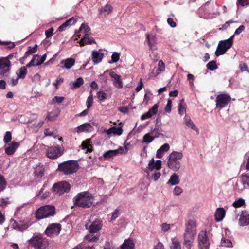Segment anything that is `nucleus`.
I'll return each mask as SVG.
<instances>
[{"mask_svg":"<svg viewBox=\"0 0 249 249\" xmlns=\"http://www.w3.org/2000/svg\"><path fill=\"white\" fill-rule=\"evenodd\" d=\"M194 241L184 240V245L188 249H191Z\"/></svg>","mask_w":249,"mask_h":249,"instance_id":"e2e57ef3","label":"nucleus"},{"mask_svg":"<svg viewBox=\"0 0 249 249\" xmlns=\"http://www.w3.org/2000/svg\"><path fill=\"white\" fill-rule=\"evenodd\" d=\"M6 182L4 177L0 175V192L6 187Z\"/></svg>","mask_w":249,"mask_h":249,"instance_id":"de8ad7c7","label":"nucleus"},{"mask_svg":"<svg viewBox=\"0 0 249 249\" xmlns=\"http://www.w3.org/2000/svg\"><path fill=\"white\" fill-rule=\"evenodd\" d=\"M97 97L100 102H104L107 98V94L103 91H99L97 93Z\"/></svg>","mask_w":249,"mask_h":249,"instance_id":"a18cd8bd","label":"nucleus"},{"mask_svg":"<svg viewBox=\"0 0 249 249\" xmlns=\"http://www.w3.org/2000/svg\"><path fill=\"white\" fill-rule=\"evenodd\" d=\"M239 224L244 226L249 224V213L246 211H242L239 219Z\"/></svg>","mask_w":249,"mask_h":249,"instance_id":"2eb2a0df","label":"nucleus"},{"mask_svg":"<svg viewBox=\"0 0 249 249\" xmlns=\"http://www.w3.org/2000/svg\"><path fill=\"white\" fill-rule=\"evenodd\" d=\"M29 242L31 246L36 249H45L48 245L47 239L39 233H35Z\"/></svg>","mask_w":249,"mask_h":249,"instance_id":"20e7f679","label":"nucleus"},{"mask_svg":"<svg viewBox=\"0 0 249 249\" xmlns=\"http://www.w3.org/2000/svg\"><path fill=\"white\" fill-rule=\"evenodd\" d=\"M109 75L111 78H113V83L115 87L118 89L123 88V82L121 80L120 75H118L114 72H110Z\"/></svg>","mask_w":249,"mask_h":249,"instance_id":"dca6fc26","label":"nucleus"},{"mask_svg":"<svg viewBox=\"0 0 249 249\" xmlns=\"http://www.w3.org/2000/svg\"><path fill=\"white\" fill-rule=\"evenodd\" d=\"M116 156V152H115L114 150H110L105 152L103 157L105 159L108 160L110 158H112Z\"/></svg>","mask_w":249,"mask_h":249,"instance_id":"72a5a7b5","label":"nucleus"},{"mask_svg":"<svg viewBox=\"0 0 249 249\" xmlns=\"http://www.w3.org/2000/svg\"><path fill=\"white\" fill-rule=\"evenodd\" d=\"M170 249H181L180 243L177 238L171 239V243L170 246Z\"/></svg>","mask_w":249,"mask_h":249,"instance_id":"7c9ffc66","label":"nucleus"},{"mask_svg":"<svg viewBox=\"0 0 249 249\" xmlns=\"http://www.w3.org/2000/svg\"><path fill=\"white\" fill-rule=\"evenodd\" d=\"M92 127L89 123H84L75 128L77 133L84 132H90L92 130Z\"/></svg>","mask_w":249,"mask_h":249,"instance_id":"6ab92c4d","label":"nucleus"},{"mask_svg":"<svg viewBox=\"0 0 249 249\" xmlns=\"http://www.w3.org/2000/svg\"><path fill=\"white\" fill-rule=\"evenodd\" d=\"M63 152V148L57 145L54 147H49L46 151V156L49 158L55 159L61 156Z\"/></svg>","mask_w":249,"mask_h":249,"instance_id":"1a4fd4ad","label":"nucleus"},{"mask_svg":"<svg viewBox=\"0 0 249 249\" xmlns=\"http://www.w3.org/2000/svg\"><path fill=\"white\" fill-rule=\"evenodd\" d=\"M183 190L182 188L179 186H176L173 190V194L175 195L178 196L182 192Z\"/></svg>","mask_w":249,"mask_h":249,"instance_id":"680f3d73","label":"nucleus"},{"mask_svg":"<svg viewBox=\"0 0 249 249\" xmlns=\"http://www.w3.org/2000/svg\"><path fill=\"white\" fill-rule=\"evenodd\" d=\"M195 235V234L193 233L184 232L183 236L184 240L194 241Z\"/></svg>","mask_w":249,"mask_h":249,"instance_id":"3c124183","label":"nucleus"},{"mask_svg":"<svg viewBox=\"0 0 249 249\" xmlns=\"http://www.w3.org/2000/svg\"><path fill=\"white\" fill-rule=\"evenodd\" d=\"M206 66L207 69L210 71H213L217 68L216 62L213 60L209 62Z\"/></svg>","mask_w":249,"mask_h":249,"instance_id":"37998d69","label":"nucleus"},{"mask_svg":"<svg viewBox=\"0 0 249 249\" xmlns=\"http://www.w3.org/2000/svg\"><path fill=\"white\" fill-rule=\"evenodd\" d=\"M113 129H114L113 131V135H114L120 136L123 133V129L121 127H113Z\"/></svg>","mask_w":249,"mask_h":249,"instance_id":"6e6d98bb","label":"nucleus"},{"mask_svg":"<svg viewBox=\"0 0 249 249\" xmlns=\"http://www.w3.org/2000/svg\"><path fill=\"white\" fill-rule=\"evenodd\" d=\"M37 45L35 44L34 47H29L28 51L26 52V53H33L36 52L37 51Z\"/></svg>","mask_w":249,"mask_h":249,"instance_id":"0e129e2a","label":"nucleus"},{"mask_svg":"<svg viewBox=\"0 0 249 249\" xmlns=\"http://www.w3.org/2000/svg\"><path fill=\"white\" fill-rule=\"evenodd\" d=\"M73 249H95V248L93 246H85L82 244H79L75 247Z\"/></svg>","mask_w":249,"mask_h":249,"instance_id":"4d7b16f0","label":"nucleus"},{"mask_svg":"<svg viewBox=\"0 0 249 249\" xmlns=\"http://www.w3.org/2000/svg\"><path fill=\"white\" fill-rule=\"evenodd\" d=\"M75 64V60L72 58H67L65 60H62L60 62V64L63 65L61 67L69 69L71 68Z\"/></svg>","mask_w":249,"mask_h":249,"instance_id":"4be33fe9","label":"nucleus"},{"mask_svg":"<svg viewBox=\"0 0 249 249\" xmlns=\"http://www.w3.org/2000/svg\"><path fill=\"white\" fill-rule=\"evenodd\" d=\"M221 245L226 247H231L232 246L231 242L229 240L223 238L221 239Z\"/></svg>","mask_w":249,"mask_h":249,"instance_id":"09e8293b","label":"nucleus"},{"mask_svg":"<svg viewBox=\"0 0 249 249\" xmlns=\"http://www.w3.org/2000/svg\"><path fill=\"white\" fill-rule=\"evenodd\" d=\"M12 140V135L10 132L7 131L5 134V136L4 137V142L5 143H8L9 142H10Z\"/></svg>","mask_w":249,"mask_h":249,"instance_id":"603ef678","label":"nucleus"},{"mask_svg":"<svg viewBox=\"0 0 249 249\" xmlns=\"http://www.w3.org/2000/svg\"><path fill=\"white\" fill-rule=\"evenodd\" d=\"M158 70L159 73L165 70V65L162 60H160L158 63Z\"/></svg>","mask_w":249,"mask_h":249,"instance_id":"13d9d810","label":"nucleus"},{"mask_svg":"<svg viewBox=\"0 0 249 249\" xmlns=\"http://www.w3.org/2000/svg\"><path fill=\"white\" fill-rule=\"evenodd\" d=\"M172 100L168 99L166 106L165 108V111L167 113H170L171 111Z\"/></svg>","mask_w":249,"mask_h":249,"instance_id":"052dcab7","label":"nucleus"},{"mask_svg":"<svg viewBox=\"0 0 249 249\" xmlns=\"http://www.w3.org/2000/svg\"><path fill=\"white\" fill-rule=\"evenodd\" d=\"M248 4H249V0H237V5L245 6Z\"/></svg>","mask_w":249,"mask_h":249,"instance_id":"69168bd1","label":"nucleus"},{"mask_svg":"<svg viewBox=\"0 0 249 249\" xmlns=\"http://www.w3.org/2000/svg\"><path fill=\"white\" fill-rule=\"evenodd\" d=\"M179 183V176L176 173L171 175L167 184L171 185H176Z\"/></svg>","mask_w":249,"mask_h":249,"instance_id":"cd10ccee","label":"nucleus"},{"mask_svg":"<svg viewBox=\"0 0 249 249\" xmlns=\"http://www.w3.org/2000/svg\"><path fill=\"white\" fill-rule=\"evenodd\" d=\"M59 114L58 111H54L49 113L47 117V119L49 121H52L57 118Z\"/></svg>","mask_w":249,"mask_h":249,"instance_id":"e433bc0d","label":"nucleus"},{"mask_svg":"<svg viewBox=\"0 0 249 249\" xmlns=\"http://www.w3.org/2000/svg\"><path fill=\"white\" fill-rule=\"evenodd\" d=\"M120 58V53L116 52H114L111 55V61H109V63L111 64L112 63H116L119 60Z\"/></svg>","mask_w":249,"mask_h":249,"instance_id":"79ce46f5","label":"nucleus"},{"mask_svg":"<svg viewBox=\"0 0 249 249\" xmlns=\"http://www.w3.org/2000/svg\"><path fill=\"white\" fill-rule=\"evenodd\" d=\"M128 150V149L127 148H124L123 147H119L118 149L116 150H114L115 152H116V155L118 154H126Z\"/></svg>","mask_w":249,"mask_h":249,"instance_id":"864d4df0","label":"nucleus"},{"mask_svg":"<svg viewBox=\"0 0 249 249\" xmlns=\"http://www.w3.org/2000/svg\"><path fill=\"white\" fill-rule=\"evenodd\" d=\"M55 213V208L53 206L46 205L39 208L36 213L37 219H41L53 216Z\"/></svg>","mask_w":249,"mask_h":249,"instance_id":"423d86ee","label":"nucleus"},{"mask_svg":"<svg viewBox=\"0 0 249 249\" xmlns=\"http://www.w3.org/2000/svg\"><path fill=\"white\" fill-rule=\"evenodd\" d=\"M245 26L243 25H240L235 31L234 35H238L241 33L245 30Z\"/></svg>","mask_w":249,"mask_h":249,"instance_id":"338daca9","label":"nucleus"},{"mask_svg":"<svg viewBox=\"0 0 249 249\" xmlns=\"http://www.w3.org/2000/svg\"><path fill=\"white\" fill-rule=\"evenodd\" d=\"M198 243L199 249H209L210 242L206 231H201L198 235Z\"/></svg>","mask_w":249,"mask_h":249,"instance_id":"0eeeda50","label":"nucleus"},{"mask_svg":"<svg viewBox=\"0 0 249 249\" xmlns=\"http://www.w3.org/2000/svg\"><path fill=\"white\" fill-rule=\"evenodd\" d=\"M93 104V96L92 95H89L86 101V105L88 109L90 108Z\"/></svg>","mask_w":249,"mask_h":249,"instance_id":"5fc2aeb1","label":"nucleus"},{"mask_svg":"<svg viewBox=\"0 0 249 249\" xmlns=\"http://www.w3.org/2000/svg\"><path fill=\"white\" fill-rule=\"evenodd\" d=\"M81 147L83 149H86V153L91 152L92 151V146L90 144V140L87 139L83 141L81 144Z\"/></svg>","mask_w":249,"mask_h":249,"instance_id":"473e14b6","label":"nucleus"},{"mask_svg":"<svg viewBox=\"0 0 249 249\" xmlns=\"http://www.w3.org/2000/svg\"><path fill=\"white\" fill-rule=\"evenodd\" d=\"M182 152L173 151L167 158V166L174 171H178L181 168L180 160L183 158Z\"/></svg>","mask_w":249,"mask_h":249,"instance_id":"f03ea898","label":"nucleus"},{"mask_svg":"<svg viewBox=\"0 0 249 249\" xmlns=\"http://www.w3.org/2000/svg\"><path fill=\"white\" fill-rule=\"evenodd\" d=\"M79 31H83L84 35L89 36L91 34L90 28L86 24L82 23L79 28Z\"/></svg>","mask_w":249,"mask_h":249,"instance_id":"f704fd0d","label":"nucleus"},{"mask_svg":"<svg viewBox=\"0 0 249 249\" xmlns=\"http://www.w3.org/2000/svg\"><path fill=\"white\" fill-rule=\"evenodd\" d=\"M85 226L90 233H97L102 227V221L96 216L92 215Z\"/></svg>","mask_w":249,"mask_h":249,"instance_id":"39448f33","label":"nucleus"},{"mask_svg":"<svg viewBox=\"0 0 249 249\" xmlns=\"http://www.w3.org/2000/svg\"><path fill=\"white\" fill-rule=\"evenodd\" d=\"M241 179L243 184L249 186V173L243 174L241 176Z\"/></svg>","mask_w":249,"mask_h":249,"instance_id":"ea45409f","label":"nucleus"},{"mask_svg":"<svg viewBox=\"0 0 249 249\" xmlns=\"http://www.w3.org/2000/svg\"><path fill=\"white\" fill-rule=\"evenodd\" d=\"M170 145L168 143H165L162 145L156 152V157L158 158H161L164 153L169 151Z\"/></svg>","mask_w":249,"mask_h":249,"instance_id":"5701e85b","label":"nucleus"},{"mask_svg":"<svg viewBox=\"0 0 249 249\" xmlns=\"http://www.w3.org/2000/svg\"><path fill=\"white\" fill-rule=\"evenodd\" d=\"M183 102L184 100H181L178 107V113L180 115H183L186 112V108L184 106H183L182 104V103Z\"/></svg>","mask_w":249,"mask_h":249,"instance_id":"49530a36","label":"nucleus"},{"mask_svg":"<svg viewBox=\"0 0 249 249\" xmlns=\"http://www.w3.org/2000/svg\"><path fill=\"white\" fill-rule=\"evenodd\" d=\"M196 226L195 221L189 220L186 224V228L184 232L196 234Z\"/></svg>","mask_w":249,"mask_h":249,"instance_id":"f3484780","label":"nucleus"},{"mask_svg":"<svg viewBox=\"0 0 249 249\" xmlns=\"http://www.w3.org/2000/svg\"><path fill=\"white\" fill-rule=\"evenodd\" d=\"M245 202L244 199H243L241 198H240L238 199L237 200H235L233 202L232 205L235 208H238V207L243 206L245 204Z\"/></svg>","mask_w":249,"mask_h":249,"instance_id":"a19ab883","label":"nucleus"},{"mask_svg":"<svg viewBox=\"0 0 249 249\" xmlns=\"http://www.w3.org/2000/svg\"><path fill=\"white\" fill-rule=\"evenodd\" d=\"M121 249H134V244L131 240H125L121 246Z\"/></svg>","mask_w":249,"mask_h":249,"instance_id":"c85d7f7f","label":"nucleus"},{"mask_svg":"<svg viewBox=\"0 0 249 249\" xmlns=\"http://www.w3.org/2000/svg\"><path fill=\"white\" fill-rule=\"evenodd\" d=\"M88 234L85 237V239L90 242H96L99 239V236L94 235L91 234Z\"/></svg>","mask_w":249,"mask_h":249,"instance_id":"c9c22d12","label":"nucleus"},{"mask_svg":"<svg viewBox=\"0 0 249 249\" xmlns=\"http://www.w3.org/2000/svg\"><path fill=\"white\" fill-rule=\"evenodd\" d=\"M156 138H158V136L151 137L149 133H147L143 136L142 142L150 143Z\"/></svg>","mask_w":249,"mask_h":249,"instance_id":"4c0bfd02","label":"nucleus"},{"mask_svg":"<svg viewBox=\"0 0 249 249\" xmlns=\"http://www.w3.org/2000/svg\"><path fill=\"white\" fill-rule=\"evenodd\" d=\"M226 211L223 208H218L215 213V218L217 222L222 221L225 216Z\"/></svg>","mask_w":249,"mask_h":249,"instance_id":"412c9836","label":"nucleus"},{"mask_svg":"<svg viewBox=\"0 0 249 249\" xmlns=\"http://www.w3.org/2000/svg\"><path fill=\"white\" fill-rule=\"evenodd\" d=\"M84 83V81L82 78H78L75 81L71 83V88L72 89L74 90L77 88H79Z\"/></svg>","mask_w":249,"mask_h":249,"instance_id":"c756f323","label":"nucleus"},{"mask_svg":"<svg viewBox=\"0 0 249 249\" xmlns=\"http://www.w3.org/2000/svg\"><path fill=\"white\" fill-rule=\"evenodd\" d=\"M104 53L97 51H93L92 52V59L95 64L101 62L104 57Z\"/></svg>","mask_w":249,"mask_h":249,"instance_id":"aec40b11","label":"nucleus"},{"mask_svg":"<svg viewBox=\"0 0 249 249\" xmlns=\"http://www.w3.org/2000/svg\"><path fill=\"white\" fill-rule=\"evenodd\" d=\"M146 36L150 50H156L157 49L156 45V37L153 35H150L149 34H146Z\"/></svg>","mask_w":249,"mask_h":249,"instance_id":"b1692460","label":"nucleus"},{"mask_svg":"<svg viewBox=\"0 0 249 249\" xmlns=\"http://www.w3.org/2000/svg\"><path fill=\"white\" fill-rule=\"evenodd\" d=\"M53 29L52 28L46 30L45 31V35H46V37L49 38V37H51L53 34Z\"/></svg>","mask_w":249,"mask_h":249,"instance_id":"774afa93","label":"nucleus"},{"mask_svg":"<svg viewBox=\"0 0 249 249\" xmlns=\"http://www.w3.org/2000/svg\"><path fill=\"white\" fill-rule=\"evenodd\" d=\"M158 107L159 106L157 104H155L152 108H150L148 111H147V112L149 113V115H151V117L157 113Z\"/></svg>","mask_w":249,"mask_h":249,"instance_id":"c03bdc74","label":"nucleus"},{"mask_svg":"<svg viewBox=\"0 0 249 249\" xmlns=\"http://www.w3.org/2000/svg\"><path fill=\"white\" fill-rule=\"evenodd\" d=\"M232 45V43L226 40L220 41L215 52V55L218 56L224 54Z\"/></svg>","mask_w":249,"mask_h":249,"instance_id":"f8f14e48","label":"nucleus"},{"mask_svg":"<svg viewBox=\"0 0 249 249\" xmlns=\"http://www.w3.org/2000/svg\"><path fill=\"white\" fill-rule=\"evenodd\" d=\"M27 73V70L26 67H22L16 71V74L19 78L23 79Z\"/></svg>","mask_w":249,"mask_h":249,"instance_id":"2f4dec72","label":"nucleus"},{"mask_svg":"<svg viewBox=\"0 0 249 249\" xmlns=\"http://www.w3.org/2000/svg\"><path fill=\"white\" fill-rule=\"evenodd\" d=\"M184 121L186 127L188 128H191L197 133L199 132L198 128L196 126L195 124L190 117L185 116L184 118Z\"/></svg>","mask_w":249,"mask_h":249,"instance_id":"a878e982","label":"nucleus"},{"mask_svg":"<svg viewBox=\"0 0 249 249\" xmlns=\"http://www.w3.org/2000/svg\"><path fill=\"white\" fill-rule=\"evenodd\" d=\"M77 21V18L74 17L70 18L68 20L65 21L67 25L70 26L74 24Z\"/></svg>","mask_w":249,"mask_h":249,"instance_id":"bf43d9fd","label":"nucleus"},{"mask_svg":"<svg viewBox=\"0 0 249 249\" xmlns=\"http://www.w3.org/2000/svg\"><path fill=\"white\" fill-rule=\"evenodd\" d=\"M148 168L151 171L154 170H159L161 168V161L160 160H157L155 161L154 158H152L149 161Z\"/></svg>","mask_w":249,"mask_h":249,"instance_id":"a211bd4d","label":"nucleus"},{"mask_svg":"<svg viewBox=\"0 0 249 249\" xmlns=\"http://www.w3.org/2000/svg\"><path fill=\"white\" fill-rule=\"evenodd\" d=\"M92 43H95V40L93 37H89V36H88V35H84V37L79 41V44L82 46Z\"/></svg>","mask_w":249,"mask_h":249,"instance_id":"393cba45","label":"nucleus"},{"mask_svg":"<svg viewBox=\"0 0 249 249\" xmlns=\"http://www.w3.org/2000/svg\"><path fill=\"white\" fill-rule=\"evenodd\" d=\"M94 201V196L89 192H82L78 194L73 198L76 206L87 208L90 207Z\"/></svg>","mask_w":249,"mask_h":249,"instance_id":"f257e3e1","label":"nucleus"},{"mask_svg":"<svg viewBox=\"0 0 249 249\" xmlns=\"http://www.w3.org/2000/svg\"><path fill=\"white\" fill-rule=\"evenodd\" d=\"M231 98L227 93H220L216 97V107L222 109L226 107L231 101Z\"/></svg>","mask_w":249,"mask_h":249,"instance_id":"6e6552de","label":"nucleus"},{"mask_svg":"<svg viewBox=\"0 0 249 249\" xmlns=\"http://www.w3.org/2000/svg\"><path fill=\"white\" fill-rule=\"evenodd\" d=\"M78 169L79 165L75 160H68L58 164L59 170L66 175L73 174L76 172Z\"/></svg>","mask_w":249,"mask_h":249,"instance_id":"7ed1b4c3","label":"nucleus"},{"mask_svg":"<svg viewBox=\"0 0 249 249\" xmlns=\"http://www.w3.org/2000/svg\"><path fill=\"white\" fill-rule=\"evenodd\" d=\"M70 188V185L67 182L63 181L55 183L52 189L56 193L62 195L65 193H68Z\"/></svg>","mask_w":249,"mask_h":249,"instance_id":"9d476101","label":"nucleus"},{"mask_svg":"<svg viewBox=\"0 0 249 249\" xmlns=\"http://www.w3.org/2000/svg\"><path fill=\"white\" fill-rule=\"evenodd\" d=\"M19 146V144L18 142L13 141L11 143L8 144L6 146H5V153L8 155H11L13 154Z\"/></svg>","mask_w":249,"mask_h":249,"instance_id":"4468645a","label":"nucleus"},{"mask_svg":"<svg viewBox=\"0 0 249 249\" xmlns=\"http://www.w3.org/2000/svg\"><path fill=\"white\" fill-rule=\"evenodd\" d=\"M244 185L242 182V180L241 181H237L233 186V189L234 190L239 192L243 189Z\"/></svg>","mask_w":249,"mask_h":249,"instance_id":"8fccbe9b","label":"nucleus"},{"mask_svg":"<svg viewBox=\"0 0 249 249\" xmlns=\"http://www.w3.org/2000/svg\"><path fill=\"white\" fill-rule=\"evenodd\" d=\"M112 11V7L109 4L106 5L103 8L100 9L99 11L100 13H105L108 14Z\"/></svg>","mask_w":249,"mask_h":249,"instance_id":"58836bf2","label":"nucleus"},{"mask_svg":"<svg viewBox=\"0 0 249 249\" xmlns=\"http://www.w3.org/2000/svg\"><path fill=\"white\" fill-rule=\"evenodd\" d=\"M44 167L40 163L37 165L35 169V175L38 178H41L44 175Z\"/></svg>","mask_w":249,"mask_h":249,"instance_id":"bb28decb","label":"nucleus"},{"mask_svg":"<svg viewBox=\"0 0 249 249\" xmlns=\"http://www.w3.org/2000/svg\"><path fill=\"white\" fill-rule=\"evenodd\" d=\"M61 229V227L60 224L58 223H53L48 226L45 231V232L48 236L52 237L58 235Z\"/></svg>","mask_w":249,"mask_h":249,"instance_id":"9b49d317","label":"nucleus"},{"mask_svg":"<svg viewBox=\"0 0 249 249\" xmlns=\"http://www.w3.org/2000/svg\"><path fill=\"white\" fill-rule=\"evenodd\" d=\"M11 67V62L6 59L0 58V75H4L8 72Z\"/></svg>","mask_w":249,"mask_h":249,"instance_id":"ddd939ff","label":"nucleus"}]
</instances>
